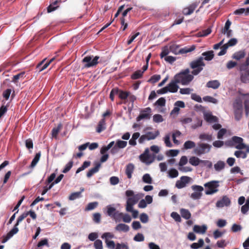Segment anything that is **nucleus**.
Segmentation results:
<instances>
[{"label": "nucleus", "mask_w": 249, "mask_h": 249, "mask_svg": "<svg viewBox=\"0 0 249 249\" xmlns=\"http://www.w3.org/2000/svg\"><path fill=\"white\" fill-rule=\"evenodd\" d=\"M180 213L181 216L186 220L189 219L191 217V214L190 212L187 209L184 208L180 209Z\"/></svg>", "instance_id": "nucleus-32"}, {"label": "nucleus", "mask_w": 249, "mask_h": 249, "mask_svg": "<svg viewBox=\"0 0 249 249\" xmlns=\"http://www.w3.org/2000/svg\"><path fill=\"white\" fill-rule=\"evenodd\" d=\"M204 245V241L202 239H199L198 243H193L190 246L192 249H197L202 247Z\"/></svg>", "instance_id": "nucleus-38"}, {"label": "nucleus", "mask_w": 249, "mask_h": 249, "mask_svg": "<svg viewBox=\"0 0 249 249\" xmlns=\"http://www.w3.org/2000/svg\"><path fill=\"white\" fill-rule=\"evenodd\" d=\"M163 141L165 145L168 147H171L173 144L170 141V134H168L165 136L163 138Z\"/></svg>", "instance_id": "nucleus-42"}, {"label": "nucleus", "mask_w": 249, "mask_h": 249, "mask_svg": "<svg viewBox=\"0 0 249 249\" xmlns=\"http://www.w3.org/2000/svg\"><path fill=\"white\" fill-rule=\"evenodd\" d=\"M125 196L128 197L126 200V211H132V208L139 200L143 196L142 194H137L135 195L132 190H127L125 193Z\"/></svg>", "instance_id": "nucleus-2"}, {"label": "nucleus", "mask_w": 249, "mask_h": 249, "mask_svg": "<svg viewBox=\"0 0 249 249\" xmlns=\"http://www.w3.org/2000/svg\"><path fill=\"white\" fill-rule=\"evenodd\" d=\"M160 134V132L158 130L155 131V133L153 132H147L146 135L147 137V141L155 139Z\"/></svg>", "instance_id": "nucleus-34"}, {"label": "nucleus", "mask_w": 249, "mask_h": 249, "mask_svg": "<svg viewBox=\"0 0 249 249\" xmlns=\"http://www.w3.org/2000/svg\"><path fill=\"white\" fill-rule=\"evenodd\" d=\"M214 56V52L213 51L211 50L203 52L201 54V56H202L203 57V60L209 61L212 60Z\"/></svg>", "instance_id": "nucleus-22"}, {"label": "nucleus", "mask_w": 249, "mask_h": 249, "mask_svg": "<svg viewBox=\"0 0 249 249\" xmlns=\"http://www.w3.org/2000/svg\"><path fill=\"white\" fill-rule=\"evenodd\" d=\"M97 202L89 203L86 208V211H91L94 209L98 206Z\"/></svg>", "instance_id": "nucleus-51"}, {"label": "nucleus", "mask_w": 249, "mask_h": 249, "mask_svg": "<svg viewBox=\"0 0 249 249\" xmlns=\"http://www.w3.org/2000/svg\"><path fill=\"white\" fill-rule=\"evenodd\" d=\"M242 229V228L241 226L237 224H233L231 228V230L233 232L239 231H241Z\"/></svg>", "instance_id": "nucleus-61"}, {"label": "nucleus", "mask_w": 249, "mask_h": 249, "mask_svg": "<svg viewBox=\"0 0 249 249\" xmlns=\"http://www.w3.org/2000/svg\"><path fill=\"white\" fill-rule=\"evenodd\" d=\"M207 229V227L205 225H203L201 226L196 225L193 228V230L195 232L200 234L205 233Z\"/></svg>", "instance_id": "nucleus-24"}, {"label": "nucleus", "mask_w": 249, "mask_h": 249, "mask_svg": "<svg viewBox=\"0 0 249 249\" xmlns=\"http://www.w3.org/2000/svg\"><path fill=\"white\" fill-rule=\"evenodd\" d=\"M178 84V83L177 82V81L174 78L167 86L169 89L168 91L172 93L177 92L179 88Z\"/></svg>", "instance_id": "nucleus-16"}, {"label": "nucleus", "mask_w": 249, "mask_h": 249, "mask_svg": "<svg viewBox=\"0 0 249 249\" xmlns=\"http://www.w3.org/2000/svg\"><path fill=\"white\" fill-rule=\"evenodd\" d=\"M142 180L145 183L151 184L152 183V178L149 174H145L142 178Z\"/></svg>", "instance_id": "nucleus-41"}, {"label": "nucleus", "mask_w": 249, "mask_h": 249, "mask_svg": "<svg viewBox=\"0 0 249 249\" xmlns=\"http://www.w3.org/2000/svg\"><path fill=\"white\" fill-rule=\"evenodd\" d=\"M231 200L230 198L227 196H223L222 199L218 200L216 203V206L217 208H222L224 206H229L231 204Z\"/></svg>", "instance_id": "nucleus-11"}, {"label": "nucleus", "mask_w": 249, "mask_h": 249, "mask_svg": "<svg viewBox=\"0 0 249 249\" xmlns=\"http://www.w3.org/2000/svg\"><path fill=\"white\" fill-rule=\"evenodd\" d=\"M127 142L126 141L118 140L116 141L115 145L119 149L124 148L127 145Z\"/></svg>", "instance_id": "nucleus-47"}, {"label": "nucleus", "mask_w": 249, "mask_h": 249, "mask_svg": "<svg viewBox=\"0 0 249 249\" xmlns=\"http://www.w3.org/2000/svg\"><path fill=\"white\" fill-rule=\"evenodd\" d=\"M90 164V162L89 161H85L83 162L82 165L79 167L76 171V174H78L79 173V172H80L81 171L84 170L85 169H86V168H88Z\"/></svg>", "instance_id": "nucleus-44"}, {"label": "nucleus", "mask_w": 249, "mask_h": 249, "mask_svg": "<svg viewBox=\"0 0 249 249\" xmlns=\"http://www.w3.org/2000/svg\"><path fill=\"white\" fill-rule=\"evenodd\" d=\"M40 155H41L40 152H38L36 154V155H35V157L34 158V159H33L31 164L30 165V167L31 168H34L36 165V164H37V163L38 162V161L39 160Z\"/></svg>", "instance_id": "nucleus-40"}, {"label": "nucleus", "mask_w": 249, "mask_h": 249, "mask_svg": "<svg viewBox=\"0 0 249 249\" xmlns=\"http://www.w3.org/2000/svg\"><path fill=\"white\" fill-rule=\"evenodd\" d=\"M134 169V165L132 163H129L126 165L125 173L128 178L130 179L132 178Z\"/></svg>", "instance_id": "nucleus-18"}, {"label": "nucleus", "mask_w": 249, "mask_h": 249, "mask_svg": "<svg viewBox=\"0 0 249 249\" xmlns=\"http://www.w3.org/2000/svg\"><path fill=\"white\" fill-rule=\"evenodd\" d=\"M179 46L175 44L171 45L169 47V50L175 54H184L191 52L196 49V46L194 45L190 47H185L180 49H179Z\"/></svg>", "instance_id": "nucleus-4"}, {"label": "nucleus", "mask_w": 249, "mask_h": 249, "mask_svg": "<svg viewBox=\"0 0 249 249\" xmlns=\"http://www.w3.org/2000/svg\"><path fill=\"white\" fill-rule=\"evenodd\" d=\"M80 191L76 192L71 193L69 197V199L70 200H74L76 199L79 198L81 197V193L84 191V189L83 188H81Z\"/></svg>", "instance_id": "nucleus-28"}, {"label": "nucleus", "mask_w": 249, "mask_h": 249, "mask_svg": "<svg viewBox=\"0 0 249 249\" xmlns=\"http://www.w3.org/2000/svg\"><path fill=\"white\" fill-rule=\"evenodd\" d=\"M190 70L187 68L176 74L174 78L178 84L184 86L188 85L194 79V75L190 74Z\"/></svg>", "instance_id": "nucleus-1"}, {"label": "nucleus", "mask_w": 249, "mask_h": 249, "mask_svg": "<svg viewBox=\"0 0 249 249\" xmlns=\"http://www.w3.org/2000/svg\"><path fill=\"white\" fill-rule=\"evenodd\" d=\"M225 166V163L223 161L219 160L214 164V168L217 172H220L223 170Z\"/></svg>", "instance_id": "nucleus-33"}, {"label": "nucleus", "mask_w": 249, "mask_h": 249, "mask_svg": "<svg viewBox=\"0 0 249 249\" xmlns=\"http://www.w3.org/2000/svg\"><path fill=\"white\" fill-rule=\"evenodd\" d=\"M170 216L175 220V221L177 222H180L181 221V218L180 215L177 212H173L171 213Z\"/></svg>", "instance_id": "nucleus-48"}, {"label": "nucleus", "mask_w": 249, "mask_h": 249, "mask_svg": "<svg viewBox=\"0 0 249 249\" xmlns=\"http://www.w3.org/2000/svg\"><path fill=\"white\" fill-rule=\"evenodd\" d=\"M243 139L238 136H233L228 142L229 145L231 146H234L235 148L239 150L243 149L244 147V143H243Z\"/></svg>", "instance_id": "nucleus-7"}, {"label": "nucleus", "mask_w": 249, "mask_h": 249, "mask_svg": "<svg viewBox=\"0 0 249 249\" xmlns=\"http://www.w3.org/2000/svg\"><path fill=\"white\" fill-rule=\"evenodd\" d=\"M245 55V51L240 50L239 51L234 53L232 56V58L237 60H240V59L244 58Z\"/></svg>", "instance_id": "nucleus-26"}, {"label": "nucleus", "mask_w": 249, "mask_h": 249, "mask_svg": "<svg viewBox=\"0 0 249 249\" xmlns=\"http://www.w3.org/2000/svg\"><path fill=\"white\" fill-rule=\"evenodd\" d=\"M196 143L194 142L191 141H187L185 142L183 144V147L185 149H191L196 147Z\"/></svg>", "instance_id": "nucleus-37"}, {"label": "nucleus", "mask_w": 249, "mask_h": 249, "mask_svg": "<svg viewBox=\"0 0 249 249\" xmlns=\"http://www.w3.org/2000/svg\"><path fill=\"white\" fill-rule=\"evenodd\" d=\"M101 163L96 162L94 167L90 169L87 173V176L88 178L91 177L94 174L98 172L99 168L101 166Z\"/></svg>", "instance_id": "nucleus-25"}, {"label": "nucleus", "mask_w": 249, "mask_h": 249, "mask_svg": "<svg viewBox=\"0 0 249 249\" xmlns=\"http://www.w3.org/2000/svg\"><path fill=\"white\" fill-rule=\"evenodd\" d=\"M199 138L202 141L211 142L213 140V136L212 134L203 133L199 135Z\"/></svg>", "instance_id": "nucleus-36"}, {"label": "nucleus", "mask_w": 249, "mask_h": 249, "mask_svg": "<svg viewBox=\"0 0 249 249\" xmlns=\"http://www.w3.org/2000/svg\"><path fill=\"white\" fill-rule=\"evenodd\" d=\"M59 2V0H55L54 1L52 2L47 7L48 13H51L55 10L58 7V3Z\"/></svg>", "instance_id": "nucleus-30"}, {"label": "nucleus", "mask_w": 249, "mask_h": 249, "mask_svg": "<svg viewBox=\"0 0 249 249\" xmlns=\"http://www.w3.org/2000/svg\"><path fill=\"white\" fill-rule=\"evenodd\" d=\"M141 160L146 164L149 165L152 163L154 160V158L150 154L143 153L140 155Z\"/></svg>", "instance_id": "nucleus-13"}, {"label": "nucleus", "mask_w": 249, "mask_h": 249, "mask_svg": "<svg viewBox=\"0 0 249 249\" xmlns=\"http://www.w3.org/2000/svg\"><path fill=\"white\" fill-rule=\"evenodd\" d=\"M73 161L72 160L70 161L66 165L65 168L63 169L62 172L63 173H66L69 172L73 165Z\"/></svg>", "instance_id": "nucleus-57"}, {"label": "nucleus", "mask_w": 249, "mask_h": 249, "mask_svg": "<svg viewBox=\"0 0 249 249\" xmlns=\"http://www.w3.org/2000/svg\"><path fill=\"white\" fill-rule=\"evenodd\" d=\"M122 218V220L124 222L129 223L131 221V217L128 213L124 214L122 213H118L116 217V222L121 221V219Z\"/></svg>", "instance_id": "nucleus-14"}, {"label": "nucleus", "mask_w": 249, "mask_h": 249, "mask_svg": "<svg viewBox=\"0 0 249 249\" xmlns=\"http://www.w3.org/2000/svg\"><path fill=\"white\" fill-rule=\"evenodd\" d=\"M220 86L219 81L217 80H213L208 81L206 83V87L213 89H217Z\"/></svg>", "instance_id": "nucleus-23"}, {"label": "nucleus", "mask_w": 249, "mask_h": 249, "mask_svg": "<svg viewBox=\"0 0 249 249\" xmlns=\"http://www.w3.org/2000/svg\"><path fill=\"white\" fill-rule=\"evenodd\" d=\"M201 160L195 156H192L189 160V163L194 166H198L201 163Z\"/></svg>", "instance_id": "nucleus-31"}, {"label": "nucleus", "mask_w": 249, "mask_h": 249, "mask_svg": "<svg viewBox=\"0 0 249 249\" xmlns=\"http://www.w3.org/2000/svg\"><path fill=\"white\" fill-rule=\"evenodd\" d=\"M18 231V229H17L16 228H13V229L10 231L6 234V235L3 236V239L2 240V243H6L14 235L17 233Z\"/></svg>", "instance_id": "nucleus-20"}, {"label": "nucleus", "mask_w": 249, "mask_h": 249, "mask_svg": "<svg viewBox=\"0 0 249 249\" xmlns=\"http://www.w3.org/2000/svg\"><path fill=\"white\" fill-rule=\"evenodd\" d=\"M153 120L155 123H160L162 122L164 120L162 116L160 114H155L153 117Z\"/></svg>", "instance_id": "nucleus-50"}, {"label": "nucleus", "mask_w": 249, "mask_h": 249, "mask_svg": "<svg viewBox=\"0 0 249 249\" xmlns=\"http://www.w3.org/2000/svg\"><path fill=\"white\" fill-rule=\"evenodd\" d=\"M227 130L225 128H221L217 133V137L218 139H223V136L226 134Z\"/></svg>", "instance_id": "nucleus-62"}, {"label": "nucleus", "mask_w": 249, "mask_h": 249, "mask_svg": "<svg viewBox=\"0 0 249 249\" xmlns=\"http://www.w3.org/2000/svg\"><path fill=\"white\" fill-rule=\"evenodd\" d=\"M240 80L242 83L249 82V71L240 72Z\"/></svg>", "instance_id": "nucleus-27"}, {"label": "nucleus", "mask_w": 249, "mask_h": 249, "mask_svg": "<svg viewBox=\"0 0 249 249\" xmlns=\"http://www.w3.org/2000/svg\"><path fill=\"white\" fill-rule=\"evenodd\" d=\"M94 247L95 249H103V243L100 239H96L94 243Z\"/></svg>", "instance_id": "nucleus-58"}, {"label": "nucleus", "mask_w": 249, "mask_h": 249, "mask_svg": "<svg viewBox=\"0 0 249 249\" xmlns=\"http://www.w3.org/2000/svg\"><path fill=\"white\" fill-rule=\"evenodd\" d=\"M234 156L237 158L246 159L247 157L246 152L241 150L235 151L234 153Z\"/></svg>", "instance_id": "nucleus-39"}, {"label": "nucleus", "mask_w": 249, "mask_h": 249, "mask_svg": "<svg viewBox=\"0 0 249 249\" xmlns=\"http://www.w3.org/2000/svg\"><path fill=\"white\" fill-rule=\"evenodd\" d=\"M237 43V39L235 38H231L229 40L228 43L224 44V45L227 46L228 48L229 47H231L235 45Z\"/></svg>", "instance_id": "nucleus-52"}, {"label": "nucleus", "mask_w": 249, "mask_h": 249, "mask_svg": "<svg viewBox=\"0 0 249 249\" xmlns=\"http://www.w3.org/2000/svg\"><path fill=\"white\" fill-rule=\"evenodd\" d=\"M105 243H106L107 246L110 249H114L115 247V243L112 240H106Z\"/></svg>", "instance_id": "nucleus-64"}, {"label": "nucleus", "mask_w": 249, "mask_h": 249, "mask_svg": "<svg viewBox=\"0 0 249 249\" xmlns=\"http://www.w3.org/2000/svg\"><path fill=\"white\" fill-rule=\"evenodd\" d=\"M143 75V71H141V70H138L136 71H135L132 75H131V78L132 79H138L142 77Z\"/></svg>", "instance_id": "nucleus-45"}, {"label": "nucleus", "mask_w": 249, "mask_h": 249, "mask_svg": "<svg viewBox=\"0 0 249 249\" xmlns=\"http://www.w3.org/2000/svg\"><path fill=\"white\" fill-rule=\"evenodd\" d=\"M62 127V124H59L56 127H54L52 131V136L53 137H56L60 128Z\"/></svg>", "instance_id": "nucleus-55"}, {"label": "nucleus", "mask_w": 249, "mask_h": 249, "mask_svg": "<svg viewBox=\"0 0 249 249\" xmlns=\"http://www.w3.org/2000/svg\"><path fill=\"white\" fill-rule=\"evenodd\" d=\"M205 66V64L202 56H199L190 63V67L193 69L191 73L194 75H198L203 70Z\"/></svg>", "instance_id": "nucleus-3"}, {"label": "nucleus", "mask_w": 249, "mask_h": 249, "mask_svg": "<svg viewBox=\"0 0 249 249\" xmlns=\"http://www.w3.org/2000/svg\"><path fill=\"white\" fill-rule=\"evenodd\" d=\"M114 237V235L112 233L109 232H105L101 236V238L102 239H104L105 241H106V240H108L109 239H112V238H113Z\"/></svg>", "instance_id": "nucleus-59"}, {"label": "nucleus", "mask_w": 249, "mask_h": 249, "mask_svg": "<svg viewBox=\"0 0 249 249\" xmlns=\"http://www.w3.org/2000/svg\"><path fill=\"white\" fill-rule=\"evenodd\" d=\"M219 181L213 180L204 184L205 188V194L207 195H211L218 192V187H219Z\"/></svg>", "instance_id": "nucleus-6"}, {"label": "nucleus", "mask_w": 249, "mask_h": 249, "mask_svg": "<svg viewBox=\"0 0 249 249\" xmlns=\"http://www.w3.org/2000/svg\"><path fill=\"white\" fill-rule=\"evenodd\" d=\"M151 112V109L148 107L142 111L139 116L137 117V120L140 121L142 119H150Z\"/></svg>", "instance_id": "nucleus-12"}, {"label": "nucleus", "mask_w": 249, "mask_h": 249, "mask_svg": "<svg viewBox=\"0 0 249 249\" xmlns=\"http://www.w3.org/2000/svg\"><path fill=\"white\" fill-rule=\"evenodd\" d=\"M166 100L163 97L160 98L154 104L155 106L164 107L165 106Z\"/></svg>", "instance_id": "nucleus-43"}, {"label": "nucleus", "mask_w": 249, "mask_h": 249, "mask_svg": "<svg viewBox=\"0 0 249 249\" xmlns=\"http://www.w3.org/2000/svg\"><path fill=\"white\" fill-rule=\"evenodd\" d=\"M234 115L235 119L239 121L242 117L243 107L241 103H236L233 105Z\"/></svg>", "instance_id": "nucleus-10"}, {"label": "nucleus", "mask_w": 249, "mask_h": 249, "mask_svg": "<svg viewBox=\"0 0 249 249\" xmlns=\"http://www.w3.org/2000/svg\"><path fill=\"white\" fill-rule=\"evenodd\" d=\"M133 240L136 242H142L144 240V237L142 233H138L133 238Z\"/></svg>", "instance_id": "nucleus-56"}, {"label": "nucleus", "mask_w": 249, "mask_h": 249, "mask_svg": "<svg viewBox=\"0 0 249 249\" xmlns=\"http://www.w3.org/2000/svg\"><path fill=\"white\" fill-rule=\"evenodd\" d=\"M130 230L129 226L124 223H120L115 227V230L119 232H127Z\"/></svg>", "instance_id": "nucleus-21"}, {"label": "nucleus", "mask_w": 249, "mask_h": 249, "mask_svg": "<svg viewBox=\"0 0 249 249\" xmlns=\"http://www.w3.org/2000/svg\"><path fill=\"white\" fill-rule=\"evenodd\" d=\"M105 119H102L99 122L96 128V132L100 133L106 129Z\"/></svg>", "instance_id": "nucleus-29"}, {"label": "nucleus", "mask_w": 249, "mask_h": 249, "mask_svg": "<svg viewBox=\"0 0 249 249\" xmlns=\"http://www.w3.org/2000/svg\"><path fill=\"white\" fill-rule=\"evenodd\" d=\"M53 58L46 61V58L40 62L36 66V69L39 71H42L48 67L50 64L53 60Z\"/></svg>", "instance_id": "nucleus-15"}, {"label": "nucleus", "mask_w": 249, "mask_h": 249, "mask_svg": "<svg viewBox=\"0 0 249 249\" xmlns=\"http://www.w3.org/2000/svg\"><path fill=\"white\" fill-rule=\"evenodd\" d=\"M160 79V75L159 74H155L152 75L148 80V82L154 84L159 81Z\"/></svg>", "instance_id": "nucleus-49"}, {"label": "nucleus", "mask_w": 249, "mask_h": 249, "mask_svg": "<svg viewBox=\"0 0 249 249\" xmlns=\"http://www.w3.org/2000/svg\"><path fill=\"white\" fill-rule=\"evenodd\" d=\"M192 189L194 192L190 195V197L193 200H198L202 196V191L204 188L200 185H193L191 186Z\"/></svg>", "instance_id": "nucleus-8"}, {"label": "nucleus", "mask_w": 249, "mask_h": 249, "mask_svg": "<svg viewBox=\"0 0 249 249\" xmlns=\"http://www.w3.org/2000/svg\"><path fill=\"white\" fill-rule=\"evenodd\" d=\"M204 118L206 122L210 123L218 122V118L216 116L213 115L211 112L204 113Z\"/></svg>", "instance_id": "nucleus-19"}, {"label": "nucleus", "mask_w": 249, "mask_h": 249, "mask_svg": "<svg viewBox=\"0 0 249 249\" xmlns=\"http://www.w3.org/2000/svg\"><path fill=\"white\" fill-rule=\"evenodd\" d=\"M249 65H247L246 62H245L243 64H242L240 65L239 68V71L240 72H244V71H249Z\"/></svg>", "instance_id": "nucleus-54"}, {"label": "nucleus", "mask_w": 249, "mask_h": 249, "mask_svg": "<svg viewBox=\"0 0 249 249\" xmlns=\"http://www.w3.org/2000/svg\"><path fill=\"white\" fill-rule=\"evenodd\" d=\"M194 10L195 8L192 7L184 8L183 10V13L185 15H190L193 13Z\"/></svg>", "instance_id": "nucleus-63"}, {"label": "nucleus", "mask_w": 249, "mask_h": 249, "mask_svg": "<svg viewBox=\"0 0 249 249\" xmlns=\"http://www.w3.org/2000/svg\"><path fill=\"white\" fill-rule=\"evenodd\" d=\"M167 173L168 177L171 178H177L178 176V170L175 168L170 169Z\"/></svg>", "instance_id": "nucleus-35"}, {"label": "nucleus", "mask_w": 249, "mask_h": 249, "mask_svg": "<svg viewBox=\"0 0 249 249\" xmlns=\"http://www.w3.org/2000/svg\"><path fill=\"white\" fill-rule=\"evenodd\" d=\"M203 99L205 102L212 103L214 104L218 103V100L216 98L210 96H206L203 98Z\"/></svg>", "instance_id": "nucleus-46"}, {"label": "nucleus", "mask_w": 249, "mask_h": 249, "mask_svg": "<svg viewBox=\"0 0 249 249\" xmlns=\"http://www.w3.org/2000/svg\"><path fill=\"white\" fill-rule=\"evenodd\" d=\"M140 219L141 221L143 223H146L148 221V216L145 213H142L140 214Z\"/></svg>", "instance_id": "nucleus-60"}, {"label": "nucleus", "mask_w": 249, "mask_h": 249, "mask_svg": "<svg viewBox=\"0 0 249 249\" xmlns=\"http://www.w3.org/2000/svg\"><path fill=\"white\" fill-rule=\"evenodd\" d=\"M107 208V214L108 216L113 217L116 222L117 214H118V213H120L118 211H117L116 209L114 207H112L111 205H108Z\"/></svg>", "instance_id": "nucleus-17"}, {"label": "nucleus", "mask_w": 249, "mask_h": 249, "mask_svg": "<svg viewBox=\"0 0 249 249\" xmlns=\"http://www.w3.org/2000/svg\"><path fill=\"white\" fill-rule=\"evenodd\" d=\"M212 148V145L206 143H197L193 150L195 154L198 156L209 153Z\"/></svg>", "instance_id": "nucleus-5"}, {"label": "nucleus", "mask_w": 249, "mask_h": 249, "mask_svg": "<svg viewBox=\"0 0 249 249\" xmlns=\"http://www.w3.org/2000/svg\"><path fill=\"white\" fill-rule=\"evenodd\" d=\"M231 23V22L229 19L226 21L224 28L222 29V34L224 35L226 34V33H227V31H228L230 29Z\"/></svg>", "instance_id": "nucleus-53"}, {"label": "nucleus", "mask_w": 249, "mask_h": 249, "mask_svg": "<svg viewBox=\"0 0 249 249\" xmlns=\"http://www.w3.org/2000/svg\"><path fill=\"white\" fill-rule=\"evenodd\" d=\"M93 56H87L83 58L82 62L84 63H86V64L85 65V67L89 68L94 66L98 64V60L99 58V57L96 56L93 58Z\"/></svg>", "instance_id": "nucleus-9"}]
</instances>
